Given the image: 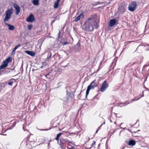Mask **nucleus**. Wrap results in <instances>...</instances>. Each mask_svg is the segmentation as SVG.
I'll use <instances>...</instances> for the list:
<instances>
[{"instance_id": "17", "label": "nucleus", "mask_w": 149, "mask_h": 149, "mask_svg": "<svg viewBox=\"0 0 149 149\" xmlns=\"http://www.w3.org/2000/svg\"><path fill=\"white\" fill-rule=\"evenodd\" d=\"M32 2L34 5L37 6L38 5L39 1L38 0H33Z\"/></svg>"}, {"instance_id": "24", "label": "nucleus", "mask_w": 149, "mask_h": 149, "mask_svg": "<svg viewBox=\"0 0 149 149\" xmlns=\"http://www.w3.org/2000/svg\"><path fill=\"white\" fill-rule=\"evenodd\" d=\"M10 72V71H8L7 70H5L4 71V74H7L8 73Z\"/></svg>"}, {"instance_id": "11", "label": "nucleus", "mask_w": 149, "mask_h": 149, "mask_svg": "<svg viewBox=\"0 0 149 149\" xmlns=\"http://www.w3.org/2000/svg\"><path fill=\"white\" fill-rule=\"evenodd\" d=\"M116 22V20L115 19H111L109 21V26H113Z\"/></svg>"}, {"instance_id": "10", "label": "nucleus", "mask_w": 149, "mask_h": 149, "mask_svg": "<svg viewBox=\"0 0 149 149\" xmlns=\"http://www.w3.org/2000/svg\"><path fill=\"white\" fill-rule=\"evenodd\" d=\"M140 98H138V99H136V98H135V99H132L130 100V101L129 102H128L127 101H126V102H125L123 104V106H126L128 104L130 103H132V102L134 101H136L138 100Z\"/></svg>"}, {"instance_id": "8", "label": "nucleus", "mask_w": 149, "mask_h": 149, "mask_svg": "<svg viewBox=\"0 0 149 149\" xmlns=\"http://www.w3.org/2000/svg\"><path fill=\"white\" fill-rule=\"evenodd\" d=\"M13 5L16 11L15 14L16 15H18L20 12V8L19 7V6L17 4L15 3H13Z\"/></svg>"}, {"instance_id": "13", "label": "nucleus", "mask_w": 149, "mask_h": 149, "mask_svg": "<svg viewBox=\"0 0 149 149\" xmlns=\"http://www.w3.org/2000/svg\"><path fill=\"white\" fill-rule=\"evenodd\" d=\"M136 143L135 141L130 140L128 141V145L130 146H134L135 144Z\"/></svg>"}, {"instance_id": "19", "label": "nucleus", "mask_w": 149, "mask_h": 149, "mask_svg": "<svg viewBox=\"0 0 149 149\" xmlns=\"http://www.w3.org/2000/svg\"><path fill=\"white\" fill-rule=\"evenodd\" d=\"M13 80L15 81V79H10L9 82L8 83V85L9 86L12 85L13 83Z\"/></svg>"}, {"instance_id": "16", "label": "nucleus", "mask_w": 149, "mask_h": 149, "mask_svg": "<svg viewBox=\"0 0 149 149\" xmlns=\"http://www.w3.org/2000/svg\"><path fill=\"white\" fill-rule=\"evenodd\" d=\"M60 142L62 144H64L66 142H68V141L67 140L64 139L63 138H61L60 139Z\"/></svg>"}, {"instance_id": "30", "label": "nucleus", "mask_w": 149, "mask_h": 149, "mask_svg": "<svg viewBox=\"0 0 149 149\" xmlns=\"http://www.w3.org/2000/svg\"><path fill=\"white\" fill-rule=\"evenodd\" d=\"M70 149H75V147L74 146H72Z\"/></svg>"}, {"instance_id": "12", "label": "nucleus", "mask_w": 149, "mask_h": 149, "mask_svg": "<svg viewBox=\"0 0 149 149\" xmlns=\"http://www.w3.org/2000/svg\"><path fill=\"white\" fill-rule=\"evenodd\" d=\"M25 52L26 54L32 56H35L36 54L35 52L31 51H26Z\"/></svg>"}, {"instance_id": "35", "label": "nucleus", "mask_w": 149, "mask_h": 149, "mask_svg": "<svg viewBox=\"0 0 149 149\" xmlns=\"http://www.w3.org/2000/svg\"><path fill=\"white\" fill-rule=\"evenodd\" d=\"M2 135H6V134H2Z\"/></svg>"}, {"instance_id": "4", "label": "nucleus", "mask_w": 149, "mask_h": 149, "mask_svg": "<svg viewBox=\"0 0 149 149\" xmlns=\"http://www.w3.org/2000/svg\"><path fill=\"white\" fill-rule=\"evenodd\" d=\"M12 61V58L8 57L2 63V64L0 66V69H3L6 67L8 65V64Z\"/></svg>"}, {"instance_id": "6", "label": "nucleus", "mask_w": 149, "mask_h": 149, "mask_svg": "<svg viewBox=\"0 0 149 149\" xmlns=\"http://www.w3.org/2000/svg\"><path fill=\"white\" fill-rule=\"evenodd\" d=\"M109 86V84L107 83L106 81H104L102 83L101 87L100 88V91L102 92H103L106 90Z\"/></svg>"}, {"instance_id": "7", "label": "nucleus", "mask_w": 149, "mask_h": 149, "mask_svg": "<svg viewBox=\"0 0 149 149\" xmlns=\"http://www.w3.org/2000/svg\"><path fill=\"white\" fill-rule=\"evenodd\" d=\"M35 20L34 16L32 14H30L29 16L26 19V21L29 22H33Z\"/></svg>"}, {"instance_id": "3", "label": "nucleus", "mask_w": 149, "mask_h": 149, "mask_svg": "<svg viewBox=\"0 0 149 149\" xmlns=\"http://www.w3.org/2000/svg\"><path fill=\"white\" fill-rule=\"evenodd\" d=\"M13 13V10L12 8L7 10L5 13L6 15L5 18L3 19V21L5 22L9 19Z\"/></svg>"}, {"instance_id": "15", "label": "nucleus", "mask_w": 149, "mask_h": 149, "mask_svg": "<svg viewBox=\"0 0 149 149\" xmlns=\"http://www.w3.org/2000/svg\"><path fill=\"white\" fill-rule=\"evenodd\" d=\"M92 22L93 23L94 26L95 27L96 29L98 27L99 24L98 22L97 21H92Z\"/></svg>"}, {"instance_id": "26", "label": "nucleus", "mask_w": 149, "mask_h": 149, "mask_svg": "<svg viewBox=\"0 0 149 149\" xmlns=\"http://www.w3.org/2000/svg\"><path fill=\"white\" fill-rule=\"evenodd\" d=\"M15 50L14 49H13V51H12V54H15Z\"/></svg>"}, {"instance_id": "9", "label": "nucleus", "mask_w": 149, "mask_h": 149, "mask_svg": "<svg viewBox=\"0 0 149 149\" xmlns=\"http://www.w3.org/2000/svg\"><path fill=\"white\" fill-rule=\"evenodd\" d=\"M85 13V12H84V11H82L79 15L75 18L74 21L75 22H77L81 18H83L84 17V14Z\"/></svg>"}, {"instance_id": "28", "label": "nucleus", "mask_w": 149, "mask_h": 149, "mask_svg": "<svg viewBox=\"0 0 149 149\" xmlns=\"http://www.w3.org/2000/svg\"><path fill=\"white\" fill-rule=\"evenodd\" d=\"M91 19H92L91 18H88L87 19V20H88L87 21H90L91 20Z\"/></svg>"}, {"instance_id": "2", "label": "nucleus", "mask_w": 149, "mask_h": 149, "mask_svg": "<svg viewBox=\"0 0 149 149\" xmlns=\"http://www.w3.org/2000/svg\"><path fill=\"white\" fill-rule=\"evenodd\" d=\"M82 28L83 30L89 31H92L93 30V28L92 23L90 21L86 22Z\"/></svg>"}, {"instance_id": "34", "label": "nucleus", "mask_w": 149, "mask_h": 149, "mask_svg": "<svg viewBox=\"0 0 149 149\" xmlns=\"http://www.w3.org/2000/svg\"><path fill=\"white\" fill-rule=\"evenodd\" d=\"M134 64H135V63L134 62V63H132V65H134Z\"/></svg>"}, {"instance_id": "31", "label": "nucleus", "mask_w": 149, "mask_h": 149, "mask_svg": "<svg viewBox=\"0 0 149 149\" xmlns=\"http://www.w3.org/2000/svg\"><path fill=\"white\" fill-rule=\"evenodd\" d=\"M49 73H48V74H46V75H45V77H47L48 75H49Z\"/></svg>"}, {"instance_id": "20", "label": "nucleus", "mask_w": 149, "mask_h": 149, "mask_svg": "<svg viewBox=\"0 0 149 149\" xmlns=\"http://www.w3.org/2000/svg\"><path fill=\"white\" fill-rule=\"evenodd\" d=\"M62 133H60L56 135V140H58L59 139V137L60 136L62 135Z\"/></svg>"}, {"instance_id": "22", "label": "nucleus", "mask_w": 149, "mask_h": 149, "mask_svg": "<svg viewBox=\"0 0 149 149\" xmlns=\"http://www.w3.org/2000/svg\"><path fill=\"white\" fill-rule=\"evenodd\" d=\"M21 46V44H19L17 45H16L14 48L13 49L16 50V49L19 47Z\"/></svg>"}, {"instance_id": "18", "label": "nucleus", "mask_w": 149, "mask_h": 149, "mask_svg": "<svg viewBox=\"0 0 149 149\" xmlns=\"http://www.w3.org/2000/svg\"><path fill=\"white\" fill-rule=\"evenodd\" d=\"M52 55V54L50 52H49L47 58V60H46V61H49V60L51 58Z\"/></svg>"}, {"instance_id": "32", "label": "nucleus", "mask_w": 149, "mask_h": 149, "mask_svg": "<svg viewBox=\"0 0 149 149\" xmlns=\"http://www.w3.org/2000/svg\"><path fill=\"white\" fill-rule=\"evenodd\" d=\"M60 0H57V1H56L59 3V2Z\"/></svg>"}, {"instance_id": "14", "label": "nucleus", "mask_w": 149, "mask_h": 149, "mask_svg": "<svg viewBox=\"0 0 149 149\" xmlns=\"http://www.w3.org/2000/svg\"><path fill=\"white\" fill-rule=\"evenodd\" d=\"M5 24L9 26L8 29L12 31L15 29V27L11 25L6 23H5Z\"/></svg>"}, {"instance_id": "37", "label": "nucleus", "mask_w": 149, "mask_h": 149, "mask_svg": "<svg viewBox=\"0 0 149 149\" xmlns=\"http://www.w3.org/2000/svg\"><path fill=\"white\" fill-rule=\"evenodd\" d=\"M11 70H14V69H11Z\"/></svg>"}, {"instance_id": "23", "label": "nucleus", "mask_w": 149, "mask_h": 149, "mask_svg": "<svg viewBox=\"0 0 149 149\" xmlns=\"http://www.w3.org/2000/svg\"><path fill=\"white\" fill-rule=\"evenodd\" d=\"M33 26L32 25H29L28 26V29L29 30H31Z\"/></svg>"}, {"instance_id": "25", "label": "nucleus", "mask_w": 149, "mask_h": 149, "mask_svg": "<svg viewBox=\"0 0 149 149\" xmlns=\"http://www.w3.org/2000/svg\"><path fill=\"white\" fill-rule=\"evenodd\" d=\"M63 45H67L68 43L67 42H64L63 43H62Z\"/></svg>"}, {"instance_id": "36", "label": "nucleus", "mask_w": 149, "mask_h": 149, "mask_svg": "<svg viewBox=\"0 0 149 149\" xmlns=\"http://www.w3.org/2000/svg\"><path fill=\"white\" fill-rule=\"evenodd\" d=\"M9 129H11V127H10V128Z\"/></svg>"}, {"instance_id": "21", "label": "nucleus", "mask_w": 149, "mask_h": 149, "mask_svg": "<svg viewBox=\"0 0 149 149\" xmlns=\"http://www.w3.org/2000/svg\"><path fill=\"white\" fill-rule=\"evenodd\" d=\"M58 3H59L56 1L55 2L54 5V8H58Z\"/></svg>"}, {"instance_id": "1", "label": "nucleus", "mask_w": 149, "mask_h": 149, "mask_svg": "<svg viewBox=\"0 0 149 149\" xmlns=\"http://www.w3.org/2000/svg\"><path fill=\"white\" fill-rule=\"evenodd\" d=\"M98 83L96 80H93L90 84L88 86L86 92V97H87L89 91L91 89H93L95 87H97Z\"/></svg>"}, {"instance_id": "27", "label": "nucleus", "mask_w": 149, "mask_h": 149, "mask_svg": "<svg viewBox=\"0 0 149 149\" xmlns=\"http://www.w3.org/2000/svg\"><path fill=\"white\" fill-rule=\"evenodd\" d=\"M95 142L94 141L93 143H92V144L91 145V148L93 145H94V144L95 143Z\"/></svg>"}, {"instance_id": "33", "label": "nucleus", "mask_w": 149, "mask_h": 149, "mask_svg": "<svg viewBox=\"0 0 149 149\" xmlns=\"http://www.w3.org/2000/svg\"><path fill=\"white\" fill-rule=\"evenodd\" d=\"M98 130H98H98H97V131H96V132H95V133H97V132L98 131Z\"/></svg>"}, {"instance_id": "5", "label": "nucleus", "mask_w": 149, "mask_h": 149, "mask_svg": "<svg viewBox=\"0 0 149 149\" xmlns=\"http://www.w3.org/2000/svg\"><path fill=\"white\" fill-rule=\"evenodd\" d=\"M136 2L135 1L131 2L129 5V10L131 12L134 11L136 9Z\"/></svg>"}, {"instance_id": "29", "label": "nucleus", "mask_w": 149, "mask_h": 149, "mask_svg": "<svg viewBox=\"0 0 149 149\" xmlns=\"http://www.w3.org/2000/svg\"><path fill=\"white\" fill-rule=\"evenodd\" d=\"M70 93L69 92H67V95H68L70 96Z\"/></svg>"}]
</instances>
